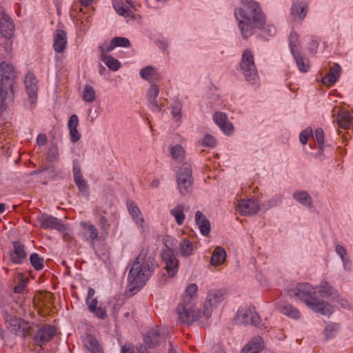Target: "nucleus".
<instances>
[{
	"label": "nucleus",
	"instance_id": "nucleus-44",
	"mask_svg": "<svg viewBox=\"0 0 353 353\" xmlns=\"http://www.w3.org/2000/svg\"><path fill=\"white\" fill-rule=\"evenodd\" d=\"M170 214L172 216L174 217L175 221L179 225H183L184 220L185 219L183 205H177L170 211Z\"/></svg>",
	"mask_w": 353,
	"mask_h": 353
},
{
	"label": "nucleus",
	"instance_id": "nucleus-3",
	"mask_svg": "<svg viewBox=\"0 0 353 353\" xmlns=\"http://www.w3.org/2000/svg\"><path fill=\"white\" fill-rule=\"evenodd\" d=\"M17 78V72L11 62L0 63V105L6 109L8 103L13 101L14 85Z\"/></svg>",
	"mask_w": 353,
	"mask_h": 353
},
{
	"label": "nucleus",
	"instance_id": "nucleus-9",
	"mask_svg": "<svg viewBox=\"0 0 353 353\" xmlns=\"http://www.w3.org/2000/svg\"><path fill=\"white\" fill-rule=\"evenodd\" d=\"M8 327L15 335L23 338L31 336L34 332V328L29 321L16 316L10 319Z\"/></svg>",
	"mask_w": 353,
	"mask_h": 353
},
{
	"label": "nucleus",
	"instance_id": "nucleus-31",
	"mask_svg": "<svg viewBox=\"0 0 353 353\" xmlns=\"http://www.w3.org/2000/svg\"><path fill=\"white\" fill-rule=\"evenodd\" d=\"M128 210L130 215L132 216L134 221L141 228L143 229L144 227V219L143 218L141 211L137 204L134 201H128L127 203Z\"/></svg>",
	"mask_w": 353,
	"mask_h": 353
},
{
	"label": "nucleus",
	"instance_id": "nucleus-46",
	"mask_svg": "<svg viewBox=\"0 0 353 353\" xmlns=\"http://www.w3.org/2000/svg\"><path fill=\"white\" fill-rule=\"evenodd\" d=\"M148 254V248H142L138 256H137L135 261L132 263V265H142V264H153L149 260L147 259V256Z\"/></svg>",
	"mask_w": 353,
	"mask_h": 353
},
{
	"label": "nucleus",
	"instance_id": "nucleus-22",
	"mask_svg": "<svg viewBox=\"0 0 353 353\" xmlns=\"http://www.w3.org/2000/svg\"><path fill=\"white\" fill-rule=\"evenodd\" d=\"M81 226L85 231V239L94 246L96 241H104L105 237L99 235L98 229L89 222L81 223Z\"/></svg>",
	"mask_w": 353,
	"mask_h": 353
},
{
	"label": "nucleus",
	"instance_id": "nucleus-58",
	"mask_svg": "<svg viewBox=\"0 0 353 353\" xmlns=\"http://www.w3.org/2000/svg\"><path fill=\"white\" fill-rule=\"evenodd\" d=\"M69 132H70V140L72 143H76L80 139L81 134L78 132L77 128L69 130Z\"/></svg>",
	"mask_w": 353,
	"mask_h": 353
},
{
	"label": "nucleus",
	"instance_id": "nucleus-61",
	"mask_svg": "<svg viewBox=\"0 0 353 353\" xmlns=\"http://www.w3.org/2000/svg\"><path fill=\"white\" fill-rule=\"evenodd\" d=\"M336 252L343 260L345 259V256H346L347 253L345 248L342 245H337L336 246Z\"/></svg>",
	"mask_w": 353,
	"mask_h": 353
},
{
	"label": "nucleus",
	"instance_id": "nucleus-14",
	"mask_svg": "<svg viewBox=\"0 0 353 353\" xmlns=\"http://www.w3.org/2000/svg\"><path fill=\"white\" fill-rule=\"evenodd\" d=\"M37 221L40 224V227L43 229L57 230L59 232H65L67 230V226L62 222L50 215L42 214L37 216Z\"/></svg>",
	"mask_w": 353,
	"mask_h": 353
},
{
	"label": "nucleus",
	"instance_id": "nucleus-50",
	"mask_svg": "<svg viewBox=\"0 0 353 353\" xmlns=\"http://www.w3.org/2000/svg\"><path fill=\"white\" fill-rule=\"evenodd\" d=\"M89 311L100 319H104L107 316L106 310L101 305H98L96 307H93L89 309Z\"/></svg>",
	"mask_w": 353,
	"mask_h": 353
},
{
	"label": "nucleus",
	"instance_id": "nucleus-15",
	"mask_svg": "<svg viewBox=\"0 0 353 353\" xmlns=\"http://www.w3.org/2000/svg\"><path fill=\"white\" fill-rule=\"evenodd\" d=\"M236 317L242 323L258 325L261 322L259 315L255 312L254 307H248L239 310Z\"/></svg>",
	"mask_w": 353,
	"mask_h": 353
},
{
	"label": "nucleus",
	"instance_id": "nucleus-41",
	"mask_svg": "<svg viewBox=\"0 0 353 353\" xmlns=\"http://www.w3.org/2000/svg\"><path fill=\"white\" fill-rule=\"evenodd\" d=\"M198 288L194 283L190 284L185 289L183 296L182 302L186 305H191V302L197 296Z\"/></svg>",
	"mask_w": 353,
	"mask_h": 353
},
{
	"label": "nucleus",
	"instance_id": "nucleus-20",
	"mask_svg": "<svg viewBox=\"0 0 353 353\" xmlns=\"http://www.w3.org/2000/svg\"><path fill=\"white\" fill-rule=\"evenodd\" d=\"M68 43L67 33L62 29H57L53 34V49L57 53H63Z\"/></svg>",
	"mask_w": 353,
	"mask_h": 353
},
{
	"label": "nucleus",
	"instance_id": "nucleus-42",
	"mask_svg": "<svg viewBox=\"0 0 353 353\" xmlns=\"http://www.w3.org/2000/svg\"><path fill=\"white\" fill-rule=\"evenodd\" d=\"M159 93V87L156 84H152L148 92V99L150 103L151 109L154 111L159 109L157 101Z\"/></svg>",
	"mask_w": 353,
	"mask_h": 353
},
{
	"label": "nucleus",
	"instance_id": "nucleus-56",
	"mask_svg": "<svg viewBox=\"0 0 353 353\" xmlns=\"http://www.w3.org/2000/svg\"><path fill=\"white\" fill-rule=\"evenodd\" d=\"M336 325H327L325 329V336L327 339L333 337L336 332Z\"/></svg>",
	"mask_w": 353,
	"mask_h": 353
},
{
	"label": "nucleus",
	"instance_id": "nucleus-23",
	"mask_svg": "<svg viewBox=\"0 0 353 353\" xmlns=\"http://www.w3.org/2000/svg\"><path fill=\"white\" fill-rule=\"evenodd\" d=\"M12 245L13 250L10 254V261L14 264H20L27 256L25 247L19 241H14Z\"/></svg>",
	"mask_w": 353,
	"mask_h": 353
},
{
	"label": "nucleus",
	"instance_id": "nucleus-10",
	"mask_svg": "<svg viewBox=\"0 0 353 353\" xmlns=\"http://www.w3.org/2000/svg\"><path fill=\"white\" fill-rule=\"evenodd\" d=\"M161 259L168 276L174 277L179 270V261L172 249L168 248L161 252Z\"/></svg>",
	"mask_w": 353,
	"mask_h": 353
},
{
	"label": "nucleus",
	"instance_id": "nucleus-32",
	"mask_svg": "<svg viewBox=\"0 0 353 353\" xmlns=\"http://www.w3.org/2000/svg\"><path fill=\"white\" fill-rule=\"evenodd\" d=\"M195 221L201 233L203 236H208L211 230L210 221L201 212L197 211L195 214Z\"/></svg>",
	"mask_w": 353,
	"mask_h": 353
},
{
	"label": "nucleus",
	"instance_id": "nucleus-25",
	"mask_svg": "<svg viewBox=\"0 0 353 353\" xmlns=\"http://www.w3.org/2000/svg\"><path fill=\"white\" fill-rule=\"evenodd\" d=\"M100 59L106 65V66L112 71H117L120 69L121 63L119 60L109 55L110 51H106L105 48L99 46Z\"/></svg>",
	"mask_w": 353,
	"mask_h": 353
},
{
	"label": "nucleus",
	"instance_id": "nucleus-27",
	"mask_svg": "<svg viewBox=\"0 0 353 353\" xmlns=\"http://www.w3.org/2000/svg\"><path fill=\"white\" fill-rule=\"evenodd\" d=\"M341 68L338 63H334L330 68L327 74L322 78V83L331 86L336 82L341 74Z\"/></svg>",
	"mask_w": 353,
	"mask_h": 353
},
{
	"label": "nucleus",
	"instance_id": "nucleus-11",
	"mask_svg": "<svg viewBox=\"0 0 353 353\" xmlns=\"http://www.w3.org/2000/svg\"><path fill=\"white\" fill-rule=\"evenodd\" d=\"M190 305L181 302L176 309L179 319L185 324H191L201 316V313L199 310L192 309Z\"/></svg>",
	"mask_w": 353,
	"mask_h": 353
},
{
	"label": "nucleus",
	"instance_id": "nucleus-43",
	"mask_svg": "<svg viewBox=\"0 0 353 353\" xmlns=\"http://www.w3.org/2000/svg\"><path fill=\"white\" fill-rule=\"evenodd\" d=\"M292 54L300 71L307 72L310 68L309 61L301 54L300 51L295 52Z\"/></svg>",
	"mask_w": 353,
	"mask_h": 353
},
{
	"label": "nucleus",
	"instance_id": "nucleus-33",
	"mask_svg": "<svg viewBox=\"0 0 353 353\" xmlns=\"http://www.w3.org/2000/svg\"><path fill=\"white\" fill-rule=\"evenodd\" d=\"M226 257L227 254L225 250L223 248L218 246L214 250L212 254L210 264L212 266L217 268L225 263Z\"/></svg>",
	"mask_w": 353,
	"mask_h": 353
},
{
	"label": "nucleus",
	"instance_id": "nucleus-21",
	"mask_svg": "<svg viewBox=\"0 0 353 353\" xmlns=\"http://www.w3.org/2000/svg\"><path fill=\"white\" fill-rule=\"evenodd\" d=\"M213 121L225 134L230 135L234 132V126L225 113L216 112L213 115Z\"/></svg>",
	"mask_w": 353,
	"mask_h": 353
},
{
	"label": "nucleus",
	"instance_id": "nucleus-64",
	"mask_svg": "<svg viewBox=\"0 0 353 353\" xmlns=\"http://www.w3.org/2000/svg\"><path fill=\"white\" fill-rule=\"evenodd\" d=\"M73 175L74 179L82 176L81 169L79 167L75 165L73 167Z\"/></svg>",
	"mask_w": 353,
	"mask_h": 353
},
{
	"label": "nucleus",
	"instance_id": "nucleus-49",
	"mask_svg": "<svg viewBox=\"0 0 353 353\" xmlns=\"http://www.w3.org/2000/svg\"><path fill=\"white\" fill-rule=\"evenodd\" d=\"M170 154L173 159L181 160L185 155V151L181 145H176L171 148Z\"/></svg>",
	"mask_w": 353,
	"mask_h": 353
},
{
	"label": "nucleus",
	"instance_id": "nucleus-29",
	"mask_svg": "<svg viewBox=\"0 0 353 353\" xmlns=\"http://www.w3.org/2000/svg\"><path fill=\"white\" fill-rule=\"evenodd\" d=\"M83 345L90 353H104L102 345L98 340L91 334H88L83 339Z\"/></svg>",
	"mask_w": 353,
	"mask_h": 353
},
{
	"label": "nucleus",
	"instance_id": "nucleus-63",
	"mask_svg": "<svg viewBox=\"0 0 353 353\" xmlns=\"http://www.w3.org/2000/svg\"><path fill=\"white\" fill-rule=\"evenodd\" d=\"M121 353H135L132 345H125L121 348Z\"/></svg>",
	"mask_w": 353,
	"mask_h": 353
},
{
	"label": "nucleus",
	"instance_id": "nucleus-13",
	"mask_svg": "<svg viewBox=\"0 0 353 353\" xmlns=\"http://www.w3.org/2000/svg\"><path fill=\"white\" fill-rule=\"evenodd\" d=\"M57 332L56 327L50 325H45L37 330L33 337L36 345L42 347L46 343L51 341Z\"/></svg>",
	"mask_w": 353,
	"mask_h": 353
},
{
	"label": "nucleus",
	"instance_id": "nucleus-51",
	"mask_svg": "<svg viewBox=\"0 0 353 353\" xmlns=\"http://www.w3.org/2000/svg\"><path fill=\"white\" fill-rule=\"evenodd\" d=\"M299 40L298 34L296 32H292L290 35V48L292 53L299 51L297 43Z\"/></svg>",
	"mask_w": 353,
	"mask_h": 353
},
{
	"label": "nucleus",
	"instance_id": "nucleus-8",
	"mask_svg": "<svg viewBox=\"0 0 353 353\" xmlns=\"http://www.w3.org/2000/svg\"><path fill=\"white\" fill-rule=\"evenodd\" d=\"M113 6L117 13L128 19L138 20L141 19L137 12L141 7L139 4H135L131 0H127L125 3L121 0H113Z\"/></svg>",
	"mask_w": 353,
	"mask_h": 353
},
{
	"label": "nucleus",
	"instance_id": "nucleus-6",
	"mask_svg": "<svg viewBox=\"0 0 353 353\" xmlns=\"http://www.w3.org/2000/svg\"><path fill=\"white\" fill-rule=\"evenodd\" d=\"M228 291L225 288L210 290L203 305V309L202 311L203 316L206 319L210 318L213 310L217 308L221 304L225 303Z\"/></svg>",
	"mask_w": 353,
	"mask_h": 353
},
{
	"label": "nucleus",
	"instance_id": "nucleus-53",
	"mask_svg": "<svg viewBox=\"0 0 353 353\" xmlns=\"http://www.w3.org/2000/svg\"><path fill=\"white\" fill-rule=\"evenodd\" d=\"M315 140L321 150L324 145V132L321 128H318L315 131Z\"/></svg>",
	"mask_w": 353,
	"mask_h": 353
},
{
	"label": "nucleus",
	"instance_id": "nucleus-48",
	"mask_svg": "<svg viewBox=\"0 0 353 353\" xmlns=\"http://www.w3.org/2000/svg\"><path fill=\"white\" fill-rule=\"evenodd\" d=\"M31 265L36 270H40L43 268V259L37 253H33L30 256Z\"/></svg>",
	"mask_w": 353,
	"mask_h": 353
},
{
	"label": "nucleus",
	"instance_id": "nucleus-59",
	"mask_svg": "<svg viewBox=\"0 0 353 353\" xmlns=\"http://www.w3.org/2000/svg\"><path fill=\"white\" fill-rule=\"evenodd\" d=\"M48 138L46 134L41 133L37 137V143L39 146H43L47 144Z\"/></svg>",
	"mask_w": 353,
	"mask_h": 353
},
{
	"label": "nucleus",
	"instance_id": "nucleus-38",
	"mask_svg": "<svg viewBox=\"0 0 353 353\" xmlns=\"http://www.w3.org/2000/svg\"><path fill=\"white\" fill-rule=\"evenodd\" d=\"M16 285L14 288V292L17 294L22 293L27 287L28 278L22 272L16 273L14 277Z\"/></svg>",
	"mask_w": 353,
	"mask_h": 353
},
{
	"label": "nucleus",
	"instance_id": "nucleus-17",
	"mask_svg": "<svg viewBox=\"0 0 353 353\" xmlns=\"http://www.w3.org/2000/svg\"><path fill=\"white\" fill-rule=\"evenodd\" d=\"M308 10V2L296 1L294 2L291 6L290 16L294 21H302L306 17Z\"/></svg>",
	"mask_w": 353,
	"mask_h": 353
},
{
	"label": "nucleus",
	"instance_id": "nucleus-16",
	"mask_svg": "<svg viewBox=\"0 0 353 353\" xmlns=\"http://www.w3.org/2000/svg\"><path fill=\"white\" fill-rule=\"evenodd\" d=\"M259 209V203L254 199H241L237 205V211L245 216L255 214Z\"/></svg>",
	"mask_w": 353,
	"mask_h": 353
},
{
	"label": "nucleus",
	"instance_id": "nucleus-37",
	"mask_svg": "<svg viewBox=\"0 0 353 353\" xmlns=\"http://www.w3.org/2000/svg\"><path fill=\"white\" fill-rule=\"evenodd\" d=\"M141 77L150 82L159 81L160 75L157 70L152 66H146L140 70Z\"/></svg>",
	"mask_w": 353,
	"mask_h": 353
},
{
	"label": "nucleus",
	"instance_id": "nucleus-34",
	"mask_svg": "<svg viewBox=\"0 0 353 353\" xmlns=\"http://www.w3.org/2000/svg\"><path fill=\"white\" fill-rule=\"evenodd\" d=\"M163 339L160 334L159 330L152 329L144 337V342L149 348H152L158 345Z\"/></svg>",
	"mask_w": 353,
	"mask_h": 353
},
{
	"label": "nucleus",
	"instance_id": "nucleus-35",
	"mask_svg": "<svg viewBox=\"0 0 353 353\" xmlns=\"http://www.w3.org/2000/svg\"><path fill=\"white\" fill-rule=\"evenodd\" d=\"M263 340L261 336L253 338L242 350L243 353H259L263 348Z\"/></svg>",
	"mask_w": 353,
	"mask_h": 353
},
{
	"label": "nucleus",
	"instance_id": "nucleus-54",
	"mask_svg": "<svg viewBox=\"0 0 353 353\" xmlns=\"http://www.w3.org/2000/svg\"><path fill=\"white\" fill-rule=\"evenodd\" d=\"M312 134V128H306L303 131H302L300 134V141L303 145H305L309 139V138Z\"/></svg>",
	"mask_w": 353,
	"mask_h": 353
},
{
	"label": "nucleus",
	"instance_id": "nucleus-62",
	"mask_svg": "<svg viewBox=\"0 0 353 353\" xmlns=\"http://www.w3.org/2000/svg\"><path fill=\"white\" fill-rule=\"evenodd\" d=\"M319 46V42L316 39H312L310 43L309 49L312 52H316Z\"/></svg>",
	"mask_w": 353,
	"mask_h": 353
},
{
	"label": "nucleus",
	"instance_id": "nucleus-60",
	"mask_svg": "<svg viewBox=\"0 0 353 353\" xmlns=\"http://www.w3.org/2000/svg\"><path fill=\"white\" fill-rule=\"evenodd\" d=\"M63 232V239L64 240V241L70 243L72 244L75 242L74 238L70 232H66V230Z\"/></svg>",
	"mask_w": 353,
	"mask_h": 353
},
{
	"label": "nucleus",
	"instance_id": "nucleus-5",
	"mask_svg": "<svg viewBox=\"0 0 353 353\" xmlns=\"http://www.w3.org/2000/svg\"><path fill=\"white\" fill-rule=\"evenodd\" d=\"M239 65L246 81L252 85H259L258 70L254 62V54L250 50H243Z\"/></svg>",
	"mask_w": 353,
	"mask_h": 353
},
{
	"label": "nucleus",
	"instance_id": "nucleus-28",
	"mask_svg": "<svg viewBox=\"0 0 353 353\" xmlns=\"http://www.w3.org/2000/svg\"><path fill=\"white\" fill-rule=\"evenodd\" d=\"M196 248L197 243L193 242L187 238L182 239L179 245V253L183 257L192 256Z\"/></svg>",
	"mask_w": 353,
	"mask_h": 353
},
{
	"label": "nucleus",
	"instance_id": "nucleus-39",
	"mask_svg": "<svg viewBox=\"0 0 353 353\" xmlns=\"http://www.w3.org/2000/svg\"><path fill=\"white\" fill-rule=\"evenodd\" d=\"M94 212L96 214L99 216L98 223L102 231V234L107 236L109 234L110 225L108 219L102 214H105L106 212L101 210L99 207L94 210Z\"/></svg>",
	"mask_w": 353,
	"mask_h": 353
},
{
	"label": "nucleus",
	"instance_id": "nucleus-4",
	"mask_svg": "<svg viewBox=\"0 0 353 353\" xmlns=\"http://www.w3.org/2000/svg\"><path fill=\"white\" fill-rule=\"evenodd\" d=\"M153 272V264L132 265L128 277V292L131 295L136 294L145 285Z\"/></svg>",
	"mask_w": 353,
	"mask_h": 353
},
{
	"label": "nucleus",
	"instance_id": "nucleus-1",
	"mask_svg": "<svg viewBox=\"0 0 353 353\" xmlns=\"http://www.w3.org/2000/svg\"><path fill=\"white\" fill-rule=\"evenodd\" d=\"M234 14L243 39L250 37L255 29L263 30L268 27L269 32L274 30L273 26L267 24L266 15L255 0H241V6L234 9Z\"/></svg>",
	"mask_w": 353,
	"mask_h": 353
},
{
	"label": "nucleus",
	"instance_id": "nucleus-36",
	"mask_svg": "<svg viewBox=\"0 0 353 353\" xmlns=\"http://www.w3.org/2000/svg\"><path fill=\"white\" fill-rule=\"evenodd\" d=\"M335 121L339 128L347 130L350 128L353 121V117L347 111L341 112L338 114L336 119L334 121V122Z\"/></svg>",
	"mask_w": 353,
	"mask_h": 353
},
{
	"label": "nucleus",
	"instance_id": "nucleus-55",
	"mask_svg": "<svg viewBox=\"0 0 353 353\" xmlns=\"http://www.w3.org/2000/svg\"><path fill=\"white\" fill-rule=\"evenodd\" d=\"M74 181L79 190L84 192L88 190V185L83 179V176L74 178Z\"/></svg>",
	"mask_w": 353,
	"mask_h": 353
},
{
	"label": "nucleus",
	"instance_id": "nucleus-24",
	"mask_svg": "<svg viewBox=\"0 0 353 353\" xmlns=\"http://www.w3.org/2000/svg\"><path fill=\"white\" fill-rule=\"evenodd\" d=\"M276 309L282 314L293 319H299L301 316V312L288 303L278 302L276 304Z\"/></svg>",
	"mask_w": 353,
	"mask_h": 353
},
{
	"label": "nucleus",
	"instance_id": "nucleus-30",
	"mask_svg": "<svg viewBox=\"0 0 353 353\" xmlns=\"http://www.w3.org/2000/svg\"><path fill=\"white\" fill-rule=\"evenodd\" d=\"M131 43L130 40L126 37H116L112 39L109 43H103L100 46L105 48L106 51H112L115 48L123 47L129 48Z\"/></svg>",
	"mask_w": 353,
	"mask_h": 353
},
{
	"label": "nucleus",
	"instance_id": "nucleus-45",
	"mask_svg": "<svg viewBox=\"0 0 353 353\" xmlns=\"http://www.w3.org/2000/svg\"><path fill=\"white\" fill-rule=\"evenodd\" d=\"M82 99L87 103H92L96 99V92L94 89L89 85L85 86L82 92Z\"/></svg>",
	"mask_w": 353,
	"mask_h": 353
},
{
	"label": "nucleus",
	"instance_id": "nucleus-2",
	"mask_svg": "<svg viewBox=\"0 0 353 353\" xmlns=\"http://www.w3.org/2000/svg\"><path fill=\"white\" fill-rule=\"evenodd\" d=\"M316 288L307 283H296L286 291L290 298L303 301L314 312L330 316L333 312V307L327 302L316 298Z\"/></svg>",
	"mask_w": 353,
	"mask_h": 353
},
{
	"label": "nucleus",
	"instance_id": "nucleus-12",
	"mask_svg": "<svg viewBox=\"0 0 353 353\" xmlns=\"http://www.w3.org/2000/svg\"><path fill=\"white\" fill-rule=\"evenodd\" d=\"M0 33L2 37L8 40L11 39L14 34V22L2 6L0 7Z\"/></svg>",
	"mask_w": 353,
	"mask_h": 353
},
{
	"label": "nucleus",
	"instance_id": "nucleus-19",
	"mask_svg": "<svg viewBox=\"0 0 353 353\" xmlns=\"http://www.w3.org/2000/svg\"><path fill=\"white\" fill-rule=\"evenodd\" d=\"M24 83L30 103H34L37 98L38 81L33 73L29 72L25 77Z\"/></svg>",
	"mask_w": 353,
	"mask_h": 353
},
{
	"label": "nucleus",
	"instance_id": "nucleus-18",
	"mask_svg": "<svg viewBox=\"0 0 353 353\" xmlns=\"http://www.w3.org/2000/svg\"><path fill=\"white\" fill-rule=\"evenodd\" d=\"M53 294L50 292H41L37 294L34 298V302L38 309L44 310L45 313L48 314L54 303Z\"/></svg>",
	"mask_w": 353,
	"mask_h": 353
},
{
	"label": "nucleus",
	"instance_id": "nucleus-57",
	"mask_svg": "<svg viewBox=\"0 0 353 353\" xmlns=\"http://www.w3.org/2000/svg\"><path fill=\"white\" fill-rule=\"evenodd\" d=\"M79 125V118L76 114H72L68 121V129H77Z\"/></svg>",
	"mask_w": 353,
	"mask_h": 353
},
{
	"label": "nucleus",
	"instance_id": "nucleus-7",
	"mask_svg": "<svg viewBox=\"0 0 353 353\" xmlns=\"http://www.w3.org/2000/svg\"><path fill=\"white\" fill-rule=\"evenodd\" d=\"M191 165L188 163L183 164L179 170L176 180L178 188L183 195L190 194L192 191L193 177Z\"/></svg>",
	"mask_w": 353,
	"mask_h": 353
},
{
	"label": "nucleus",
	"instance_id": "nucleus-47",
	"mask_svg": "<svg viewBox=\"0 0 353 353\" xmlns=\"http://www.w3.org/2000/svg\"><path fill=\"white\" fill-rule=\"evenodd\" d=\"M94 295L95 290L92 288H89L88 291V296L85 299V303L88 305V310L99 305V301Z\"/></svg>",
	"mask_w": 353,
	"mask_h": 353
},
{
	"label": "nucleus",
	"instance_id": "nucleus-52",
	"mask_svg": "<svg viewBox=\"0 0 353 353\" xmlns=\"http://www.w3.org/2000/svg\"><path fill=\"white\" fill-rule=\"evenodd\" d=\"M202 145L206 147L214 148L216 145V140L212 135L207 134L203 139Z\"/></svg>",
	"mask_w": 353,
	"mask_h": 353
},
{
	"label": "nucleus",
	"instance_id": "nucleus-26",
	"mask_svg": "<svg viewBox=\"0 0 353 353\" xmlns=\"http://www.w3.org/2000/svg\"><path fill=\"white\" fill-rule=\"evenodd\" d=\"M317 291L323 298L330 297L333 299H338L339 298V292L330 283L325 281H321L320 285L317 286Z\"/></svg>",
	"mask_w": 353,
	"mask_h": 353
},
{
	"label": "nucleus",
	"instance_id": "nucleus-40",
	"mask_svg": "<svg viewBox=\"0 0 353 353\" xmlns=\"http://www.w3.org/2000/svg\"><path fill=\"white\" fill-rule=\"evenodd\" d=\"M293 198L299 203L306 206L312 207V198L306 191L296 190L293 194Z\"/></svg>",
	"mask_w": 353,
	"mask_h": 353
}]
</instances>
